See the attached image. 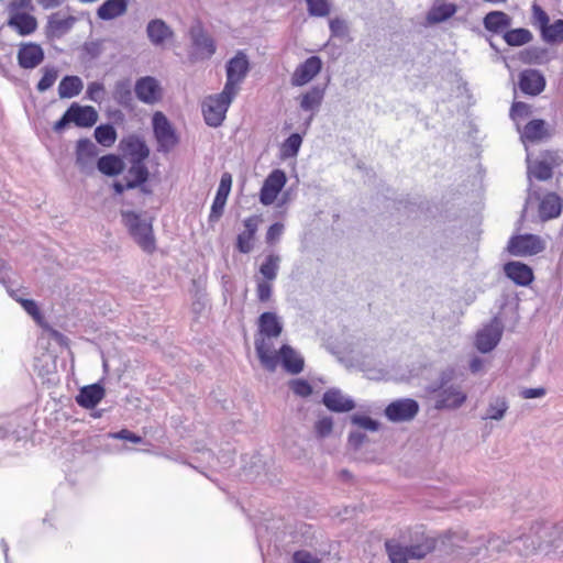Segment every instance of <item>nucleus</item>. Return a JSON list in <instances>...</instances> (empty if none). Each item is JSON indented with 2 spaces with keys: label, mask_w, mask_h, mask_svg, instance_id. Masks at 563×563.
<instances>
[{
  "label": "nucleus",
  "mask_w": 563,
  "mask_h": 563,
  "mask_svg": "<svg viewBox=\"0 0 563 563\" xmlns=\"http://www.w3.org/2000/svg\"><path fill=\"white\" fill-rule=\"evenodd\" d=\"M508 544L521 555L563 551V523H536L528 532L508 540Z\"/></svg>",
  "instance_id": "1"
},
{
  "label": "nucleus",
  "mask_w": 563,
  "mask_h": 563,
  "mask_svg": "<svg viewBox=\"0 0 563 563\" xmlns=\"http://www.w3.org/2000/svg\"><path fill=\"white\" fill-rule=\"evenodd\" d=\"M453 374V369L442 371L438 382L427 387L428 393L437 394L434 407L438 410L457 409L467 399V395L461 385L450 384Z\"/></svg>",
  "instance_id": "2"
},
{
  "label": "nucleus",
  "mask_w": 563,
  "mask_h": 563,
  "mask_svg": "<svg viewBox=\"0 0 563 563\" xmlns=\"http://www.w3.org/2000/svg\"><path fill=\"white\" fill-rule=\"evenodd\" d=\"M121 218L133 241L143 252L152 254L156 250V240L153 232L152 220L142 212L122 210Z\"/></svg>",
  "instance_id": "3"
},
{
  "label": "nucleus",
  "mask_w": 563,
  "mask_h": 563,
  "mask_svg": "<svg viewBox=\"0 0 563 563\" xmlns=\"http://www.w3.org/2000/svg\"><path fill=\"white\" fill-rule=\"evenodd\" d=\"M385 547L391 563H408L409 559H422L430 553L434 549V541L427 538L417 544L401 545L396 540H388Z\"/></svg>",
  "instance_id": "4"
},
{
  "label": "nucleus",
  "mask_w": 563,
  "mask_h": 563,
  "mask_svg": "<svg viewBox=\"0 0 563 563\" xmlns=\"http://www.w3.org/2000/svg\"><path fill=\"white\" fill-rule=\"evenodd\" d=\"M235 96L222 90L220 93L209 96L202 102V114L209 126H220L225 113Z\"/></svg>",
  "instance_id": "5"
},
{
  "label": "nucleus",
  "mask_w": 563,
  "mask_h": 563,
  "mask_svg": "<svg viewBox=\"0 0 563 563\" xmlns=\"http://www.w3.org/2000/svg\"><path fill=\"white\" fill-rule=\"evenodd\" d=\"M250 70V60L246 54L239 51L232 58L227 62L225 74L227 81L223 90L236 96L240 85L243 82Z\"/></svg>",
  "instance_id": "6"
},
{
  "label": "nucleus",
  "mask_w": 563,
  "mask_h": 563,
  "mask_svg": "<svg viewBox=\"0 0 563 563\" xmlns=\"http://www.w3.org/2000/svg\"><path fill=\"white\" fill-rule=\"evenodd\" d=\"M153 133L157 141V151L167 153L178 143L175 129L167 117L156 111L152 117Z\"/></svg>",
  "instance_id": "7"
},
{
  "label": "nucleus",
  "mask_w": 563,
  "mask_h": 563,
  "mask_svg": "<svg viewBox=\"0 0 563 563\" xmlns=\"http://www.w3.org/2000/svg\"><path fill=\"white\" fill-rule=\"evenodd\" d=\"M420 410L417 400L412 398H399L388 404L384 410V415L388 421L409 422L416 418Z\"/></svg>",
  "instance_id": "8"
},
{
  "label": "nucleus",
  "mask_w": 563,
  "mask_h": 563,
  "mask_svg": "<svg viewBox=\"0 0 563 563\" xmlns=\"http://www.w3.org/2000/svg\"><path fill=\"white\" fill-rule=\"evenodd\" d=\"M277 336H267L258 334L255 338V351L262 366L268 372H275L279 364L278 352L275 350L274 339Z\"/></svg>",
  "instance_id": "9"
},
{
  "label": "nucleus",
  "mask_w": 563,
  "mask_h": 563,
  "mask_svg": "<svg viewBox=\"0 0 563 563\" xmlns=\"http://www.w3.org/2000/svg\"><path fill=\"white\" fill-rule=\"evenodd\" d=\"M544 250V243L534 234L512 236L508 242V251L516 256L536 255Z\"/></svg>",
  "instance_id": "10"
},
{
  "label": "nucleus",
  "mask_w": 563,
  "mask_h": 563,
  "mask_svg": "<svg viewBox=\"0 0 563 563\" xmlns=\"http://www.w3.org/2000/svg\"><path fill=\"white\" fill-rule=\"evenodd\" d=\"M503 330L500 320L495 317L487 325L477 332L475 339L477 350L482 353L493 351L501 339Z\"/></svg>",
  "instance_id": "11"
},
{
  "label": "nucleus",
  "mask_w": 563,
  "mask_h": 563,
  "mask_svg": "<svg viewBox=\"0 0 563 563\" xmlns=\"http://www.w3.org/2000/svg\"><path fill=\"white\" fill-rule=\"evenodd\" d=\"M119 148L129 162H145L150 156L148 146L137 134L124 136L119 143Z\"/></svg>",
  "instance_id": "12"
},
{
  "label": "nucleus",
  "mask_w": 563,
  "mask_h": 563,
  "mask_svg": "<svg viewBox=\"0 0 563 563\" xmlns=\"http://www.w3.org/2000/svg\"><path fill=\"white\" fill-rule=\"evenodd\" d=\"M136 98L145 104H155L162 99L159 81L152 76L139 78L134 85Z\"/></svg>",
  "instance_id": "13"
},
{
  "label": "nucleus",
  "mask_w": 563,
  "mask_h": 563,
  "mask_svg": "<svg viewBox=\"0 0 563 563\" xmlns=\"http://www.w3.org/2000/svg\"><path fill=\"white\" fill-rule=\"evenodd\" d=\"M322 69V60L319 56H310L299 64L291 75L290 84L294 87H302L309 84Z\"/></svg>",
  "instance_id": "14"
},
{
  "label": "nucleus",
  "mask_w": 563,
  "mask_h": 563,
  "mask_svg": "<svg viewBox=\"0 0 563 563\" xmlns=\"http://www.w3.org/2000/svg\"><path fill=\"white\" fill-rule=\"evenodd\" d=\"M286 184V175L282 169H274L265 179L260 192V201L265 205H272L283 187Z\"/></svg>",
  "instance_id": "15"
},
{
  "label": "nucleus",
  "mask_w": 563,
  "mask_h": 563,
  "mask_svg": "<svg viewBox=\"0 0 563 563\" xmlns=\"http://www.w3.org/2000/svg\"><path fill=\"white\" fill-rule=\"evenodd\" d=\"M325 95V86L314 85L298 97L299 107L305 112H310L307 125L310 124L319 111Z\"/></svg>",
  "instance_id": "16"
},
{
  "label": "nucleus",
  "mask_w": 563,
  "mask_h": 563,
  "mask_svg": "<svg viewBox=\"0 0 563 563\" xmlns=\"http://www.w3.org/2000/svg\"><path fill=\"white\" fill-rule=\"evenodd\" d=\"M261 222L260 216H251L243 220L244 230L236 236L235 247L242 254H249L254 247V239Z\"/></svg>",
  "instance_id": "17"
},
{
  "label": "nucleus",
  "mask_w": 563,
  "mask_h": 563,
  "mask_svg": "<svg viewBox=\"0 0 563 563\" xmlns=\"http://www.w3.org/2000/svg\"><path fill=\"white\" fill-rule=\"evenodd\" d=\"M43 48L33 42L21 43L18 49V64L23 69H34L44 60Z\"/></svg>",
  "instance_id": "18"
},
{
  "label": "nucleus",
  "mask_w": 563,
  "mask_h": 563,
  "mask_svg": "<svg viewBox=\"0 0 563 563\" xmlns=\"http://www.w3.org/2000/svg\"><path fill=\"white\" fill-rule=\"evenodd\" d=\"M232 187V176L229 173H223L220 179L219 187L217 189L216 197L211 205L209 214L210 222H217L223 213L227 199L230 195Z\"/></svg>",
  "instance_id": "19"
},
{
  "label": "nucleus",
  "mask_w": 563,
  "mask_h": 563,
  "mask_svg": "<svg viewBox=\"0 0 563 563\" xmlns=\"http://www.w3.org/2000/svg\"><path fill=\"white\" fill-rule=\"evenodd\" d=\"M322 404L333 412H347L355 407L354 400L338 388L328 389L323 394Z\"/></svg>",
  "instance_id": "20"
},
{
  "label": "nucleus",
  "mask_w": 563,
  "mask_h": 563,
  "mask_svg": "<svg viewBox=\"0 0 563 563\" xmlns=\"http://www.w3.org/2000/svg\"><path fill=\"white\" fill-rule=\"evenodd\" d=\"M519 87L522 92L537 96L545 88V78L537 69L523 70L519 76Z\"/></svg>",
  "instance_id": "21"
},
{
  "label": "nucleus",
  "mask_w": 563,
  "mask_h": 563,
  "mask_svg": "<svg viewBox=\"0 0 563 563\" xmlns=\"http://www.w3.org/2000/svg\"><path fill=\"white\" fill-rule=\"evenodd\" d=\"M146 35L154 46H163L174 37V31L164 20L153 19L146 25Z\"/></svg>",
  "instance_id": "22"
},
{
  "label": "nucleus",
  "mask_w": 563,
  "mask_h": 563,
  "mask_svg": "<svg viewBox=\"0 0 563 563\" xmlns=\"http://www.w3.org/2000/svg\"><path fill=\"white\" fill-rule=\"evenodd\" d=\"M192 46L201 59L210 58L216 53V43L201 27L191 30Z\"/></svg>",
  "instance_id": "23"
},
{
  "label": "nucleus",
  "mask_w": 563,
  "mask_h": 563,
  "mask_svg": "<svg viewBox=\"0 0 563 563\" xmlns=\"http://www.w3.org/2000/svg\"><path fill=\"white\" fill-rule=\"evenodd\" d=\"M98 155L96 144L89 139H80L76 146V164L81 172L92 167V161Z\"/></svg>",
  "instance_id": "24"
},
{
  "label": "nucleus",
  "mask_w": 563,
  "mask_h": 563,
  "mask_svg": "<svg viewBox=\"0 0 563 563\" xmlns=\"http://www.w3.org/2000/svg\"><path fill=\"white\" fill-rule=\"evenodd\" d=\"M130 164L131 166L129 167L126 175L124 176V180H126V186L129 188L141 187V190L144 194H148L150 190L144 186L150 175L145 162H130Z\"/></svg>",
  "instance_id": "25"
},
{
  "label": "nucleus",
  "mask_w": 563,
  "mask_h": 563,
  "mask_svg": "<svg viewBox=\"0 0 563 563\" xmlns=\"http://www.w3.org/2000/svg\"><path fill=\"white\" fill-rule=\"evenodd\" d=\"M68 114L71 115L73 123L79 128H90L98 121V112L91 106H80L74 102L68 108Z\"/></svg>",
  "instance_id": "26"
},
{
  "label": "nucleus",
  "mask_w": 563,
  "mask_h": 563,
  "mask_svg": "<svg viewBox=\"0 0 563 563\" xmlns=\"http://www.w3.org/2000/svg\"><path fill=\"white\" fill-rule=\"evenodd\" d=\"M505 275L519 286H528L533 280L531 267L521 262H508L504 266Z\"/></svg>",
  "instance_id": "27"
},
{
  "label": "nucleus",
  "mask_w": 563,
  "mask_h": 563,
  "mask_svg": "<svg viewBox=\"0 0 563 563\" xmlns=\"http://www.w3.org/2000/svg\"><path fill=\"white\" fill-rule=\"evenodd\" d=\"M104 393L99 383L84 386L76 396V402L85 409H92L102 400Z\"/></svg>",
  "instance_id": "28"
},
{
  "label": "nucleus",
  "mask_w": 563,
  "mask_h": 563,
  "mask_svg": "<svg viewBox=\"0 0 563 563\" xmlns=\"http://www.w3.org/2000/svg\"><path fill=\"white\" fill-rule=\"evenodd\" d=\"M511 22V18L504 11H490L483 19L485 30L497 35H504Z\"/></svg>",
  "instance_id": "29"
},
{
  "label": "nucleus",
  "mask_w": 563,
  "mask_h": 563,
  "mask_svg": "<svg viewBox=\"0 0 563 563\" xmlns=\"http://www.w3.org/2000/svg\"><path fill=\"white\" fill-rule=\"evenodd\" d=\"M278 357L284 369L290 374H299L303 369V358L288 344L280 346Z\"/></svg>",
  "instance_id": "30"
},
{
  "label": "nucleus",
  "mask_w": 563,
  "mask_h": 563,
  "mask_svg": "<svg viewBox=\"0 0 563 563\" xmlns=\"http://www.w3.org/2000/svg\"><path fill=\"white\" fill-rule=\"evenodd\" d=\"M8 25L20 35L25 36L32 34L36 30L37 21L30 13L10 12Z\"/></svg>",
  "instance_id": "31"
},
{
  "label": "nucleus",
  "mask_w": 563,
  "mask_h": 563,
  "mask_svg": "<svg viewBox=\"0 0 563 563\" xmlns=\"http://www.w3.org/2000/svg\"><path fill=\"white\" fill-rule=\"evenodd\" d=\"M75 22L76 19L71 15L62 16L59 12L53 13L47 21V35L59 38L73 29Z\"/></svg>",
  "instance_id": "32"
},
{
  "label": "nucleus",
  "mask_w": 563,
  "mask_h": 563,
  "mask_svg": "<svg viewBox=\"0 0 563 563\" xmlns=\"http://www.w3.org/2000/svg\"><path fill=\"white\" fill-rule=\"evenodd\" d=\"M563 208V201L554 192L547 194L540 201L539 216L541 220L548 221L558 218Z\"/></svg>",
  "instance_id": "33"
},
{
  "label": "nucleus",
  "mask_w": 563,
  "mask_h": 563,
  "mask_svg": "<svg viewBox=\"0 0 563 563\" xmlns=\"http://www.w3.org/2000/svg\"><path fill=\"white\" fill-rule=\"evenodd\" d=\"M457 11L456 4L452 2L435 1L427 13V21L430 24L444 22L452 18Z\"/></svg>",
  "instance_id": "34"
},
{
  "label": "nucleus",
  "mask_w": 563,
  "mask_h": 563,
  "mask_svg": "<svg viewBox=\"0 0 563 563\" xmlns=\"http://www.w3.org/2000/svg\"><path fill=\"white\" fill-rule=\"evenodd\" d=\"M258 334L267 336H279L283 331L280 318L271 311L263 312L257 320Z\"/></svg>",
  "instance_id": "35"
},
{
  "label": "nucleus",
  "mask_w": 563,
  "mask_h": 563,
  "mask_svg": "<svg viewBox=\"0 0 563 563\" xmlns=\"http://www.w3.org/2000/svg\"><path fill=\"white\" fill-rule=\"evenodd\" d=\"M128 10V0H106L97 10V16L110 21L123 15Z\"/></svg>",
  "instance_id": "36"
},
{
  "label": "nucleus",
  "mask_w": 563,
  "mask_h": 563,
  "mask_svg": "<svg viewBox=\"0 0 563 563\" xmlns=\"http://www.w3.org/2000/svg\"><path fill=\"white\" fill-rule=\"evenodd\" d=\"M4 267H5V271H7L5 282L2 283L0 280V283L7 288V290L10 294V296L21 303L23 309L33 318V320L37 324L42 325V323H43V316H42V313H41V311H40V309L37 307V303L34 300H32V299H23V298L18 297L16 294L13 290L10 289V287L8 285V282L10 279V268L8 267L5 262H4Z\"/></svg>",
  "instance_id": "37"
},
{
  "label": "nucleus",
  "mask_w": 563,
  "mask_h": 563,
  "mask_svg": "<svg viewBox=\"0 0 563 563\" xmlns=\"http://www.w3.org/2000/svg\"><path fill=\"white\" fill-rule=\"evenodd\" d=\"M509 409V404L506 397L504 396H495L488 399V404L484 415L482 416L483 420H496L500 421L504 419L507 410Z\"/></svg>",
  "instance_id": "38"
},
{
  "label": "nucleus",
  "mask_w": 563,
  "mask_h": 563,
  "mask_svg": "<svg viewBox=\"0 0 563 563\" xmlns=\"http://www.w3.org/2000/svg\"><path fill=\"white\" fill-rule=\"evenodd\" d=\"M112 98L122 108H131L133 102L131 80L120 79L115 81L112 90Z\"/></svg>",
  "instance_id": "39"
},
{
  "label": "nucleus",
  "mask_w": 563,
  "mask_h": 563,
  "mask_svg": "<svg viewBox=\"0 0 563 563\" xmlns=\"http://www.w3.org/2000/svg\"><path fill=\"white\" fill-rule=\"evenodd\" d=\"M545 125V122L541 119H534L529 121L521 132V140L523 142H538L548 137L549 132Z\"/></svg>",
  "instance_id": "40"
},
{
  "label": "nucleus",
  "mask_w": 563,
  "mask_h": 563,
  "mask_svg": "<svg viewBox=\"0 0 563 563\" xmlns=\"http://www.w3.org/2000/svg\"><path fill=\"white\" fill-rule=\"evenodd\" d=\"M97 168L106 176H117L123 172L124 163L119 156L107 154L97 161Z\"/></svg>",
  "instance_id": "41"
},
{
  "label": "nucleus",
  "mask_w": 563,
  "mask_h": 563,
  "mask_svg": "<svg viewBox=\"0 0 563 563\" xmlns=\"http://www.w3.org/2000/svg\"><path fill=\"white\" fill-rule=\"evenodd\" d=\"M84 88V82L78 76L67 75L58 85V96L62 99H70L78 96Z\"/></svg>",
  "instance_id": "42"
},
{
  "label": "nucleus",
  "mask_w": 563,
  "mask_h": 563,
  "mask_svg": "<svg viewBox=\"0 0 563 563\" xmlns=\"http://www.w3.org/2000/svg\"><path fill=\"white\" fill-rule=\"evenodd\" d=\"M554 57L547 47L531 46L525 51L522 59L528 64L544 65Z\"/></svg>",
  "instance_id": "43"
},
{
  "label": "nucleus",
  "mask_w": 563,
  "mask_h": 563,
  "mask_svg": "<svg viewBox=\"0 0 563 563\" xmlns=\"http://www.w3.org/2000/svg\"><path fill=\"white\" fill-rule=\"evenodd\" d=\"M503 38L509 46H522L530 43L533 35L528 29L518 27L504 32Z\"/></svg>",
  "instance_id": "44"
},
{
  "label": "nucleus",
  "mask_w": 563,
  "mask_h": 563,
  "mask_svg": "<svg viewBox=\"0 0 563 563\" xmlns=\"http://www.w3.org/2000/svg\"><path fill=\"white\" fill-rule=\"evenodd\" d=\"M541 38L548 44H560L563 42V20L558 19L553 23H549L542 27L540 32Z\"/></svg>",
  "instance_id": "45"
},
{
  "label": "nucleus",
  "mask_w": 563,
  "mask_h": 563,
  "mask_svg": "<svg viewBox=\"0 0 563 563\" xmlns=\"http://www.w3.org/2000/svg\"><path fill=\"white\" fill-rule=\"evenodd\" d=\"M280 256L277 254H269L265 257L260 266V273L265 280L273 282L276 279L279 269Z\"/></svg>",
  "instance_id": "46"
},
{
  "label": "nucleus",
  "mask_w": 563,
  "mask_h": 563,
  "mask_svg": "<svg viewBox=\"0 0 563 563\" xmlns=\"http://www.w3.org/2000/svg\"><path fill=\"white\" fill-rule=\"evenodd\" d=\"M528 162V176L534 177L538 180H548L552 177L553 170L547 165L545 162L537 159L531 162L529 155L527 156Z\"/></svg>",
  "instance_id": "47"
},
{
  "label": "nucleus",
  "mask_w": 563,
  "mask_h": 563,
  "mask_svg": "<svg viewBox=\"0 0 563 563\" xmlns=\"http://www.w3.org/2000/svg\"><path fill=\"white\" fill-rule=\"evenodd\" d=\"M95 139L100 145L110 147L117 140V131L112 124H100L95 129Z\"/></svg>",
  "instance_id": "48"
},
{
  "label": "nucleus",
  "mask_w": 563,
  "mask_h": 563,
  "mask_svg": "<svg viewBox=\"0 0 563 563\" xmlns=\"http://www.w3.org/2000/svg\"><path fill=\"white\" fill-rule=\"evenodd\" d=\"M302 137L298 133L290 134L282 144V155L283 157H295L301 146Z\"/></svg>",
  "instance_id": "49"
},
{
  "label": "nucleus",
  "mask_w": 563,
  "mask_h": 563,
  "mask_svg": "<svg viewBox=\"0 0 563 563\" xmlns=\"http://www.w3.org/2000/svg\"><path fill=\"white\" fill-rule=\"evenodd\" d=\"M309 15L323 18L331 12V0H306Z\"/></svg>",
  "instance_id": "50"
},
{
  "label": "nucleus",
  "mask_w": 563,
  "mask_h": 563,
  "mask_svg": "<svg viewBox=\"0 0 563 563\" xmlns=\"http://www.w3.org/2000/svg\"><path fill=\"white\" fill-rule=\"evenodd\" d=\"M57 77H58V70L55 67H48V66L44 67L43 76L36 86L37 90L40 92L46 91L54 85Z\"/></svg>",
  "instance_id": "51"
},
{
  "label": "nucleus",
  "mask_w": 563,
  "mask_h": 563,
  "mask_svg": "<svg viewBox=\"0 0 563 563\" xmlns=\"http://www.w3.org/2000/svg\"><path fill=\"white\" fill-rule=\"evenodd\" d=\"M106 89L104 85L99 81H92L88 85L86 90V98L96 102L101 103L104 99Z\"/></svg>",
  "instance_id": "52"
},
{
  "label": "nucleus",
  "mask_w": 563,
  "mask_h": 563,
  "mask_svg": "<svg viewBox=\"0 0 563 563\" xmlns=\"http://www.w3.org/2000/svg\"><path fill=\"white\" fill-rule=\"evenodd\" d=\"M532 24L539 27L541 32L542 27L550 23L548 13L537 3L532 4Z\"/></svg>",
  "instance_id": "53"
},
{
  "label": "nucleus",
  "mask_w": 563,
  "mask_h": 563,
  "mask_svg": "<svg viewBox=\"0 0 563 563\" xmlns=\"http://www.w3.org/2000/svg\"><path fill=\"white\" fill-rule=\"evenodd\" d=\"M351 421L353 424H356L365 430L377 431L379 429V422L368 416L353 415L351 417Z\"/></svg>",
  "instance_id": "54"
},
{
  "label": "nucleus",
  "mask_w": 563,
  "mask_h": 563,
  "mask_svg": "<svg viewBox=\"0 0 563 563\" xmlns=\"http://www.w3.org/2000/svg\"><path fill=\"white\" fill-rule=\"evenodd\" d=\"M329 27L333 37L344 38L349 33L346 22L339 18L330 20Z\"/></svg>",
  "instance_id": "55"
},
{
  "label": "nucleus",
  "mask_w": 563,
  "mask_h": 563,
  "mask_svg": "<svg viewBox=\"0 0 563 563\" xmlns=\"http://www.w3.org/2000/svg\"><path fill=\"white\" fill-rule=\"evenodd\" d=\"M290 389L300 397H308L312 394V387L306 379H292L290 382Z\"/></svg>",
  "instance_id": "56"
},
{
  "label": "nucleus",
  "mask_w": 563,
  "mask_h": 563,
  "mask_svg": "<svg viewBox=\"0 0 563 563\" xmlns=\"http://www.w3.org/2000/svg\"><path fill=\"white\" fill-rule=\"evenodd\" d=\"M332 428H333V420L329 416L321 417L320 419H318V421L314 424V431L319 438L328 437L331 433Z\"/></svg>",
  "instance_id": "57"
},
{
  "label": "nucleus",
  "mask_w": 563,
  "mask_h": 563,
  "mask_svg": "<svg viewBox=\"0 0 563 563\" xmlns=\"http://www.w3.org/2000/svg\"><path fill=\"white\" fill-rule=\"evenodd\" d=\"M108 438L110 439H115V440H123V441H129V442H132V443H142L143 442V438L135 434L134 432L128 430V429H122L120 431H117V432H109L107 434Z\"/></svg>",
  "instance_id": "58"
},
{
  "label": "nucleus",
  "mask_w": 563,
  "mask_h": 563,
  "mask_svg": "<svg viewBox=\"0 0 563 563\" xmlns=\"http://www.w3.org/2000/svg\"><path fill=\"white\" fill-rule=\"evenodd\" d=\"M273 291L272 282L268 280H260L256 285V295L257 299L261 302H266L271 299Z\"/></svg>",
  "instance_id": "59"
},
{
  "label": "nucleus",
  "mask_w": 563,
  "mask_h": 563,
  "mask_svg": "<svg viewBox=\"0 0 563 563\" xmlns=\"http://www.w3.org/2000/svg\"><path fill=\"white\" fill-rule=\"evenodd\" d=\"M284 230H285V227L280 222H276V223L272 224L266 232V243L272 244V245L277 243L280 240V238L284 233Z\"/></svg>",
  "instance_id": "60"
},
{
  "label": "nucleus",
  "mask_w": 563,
  "mask_h": 563,
  "mask_svg": "<svg viewBox=\"0 0 563 563\" xmlns=\"http://www.w3.org/2000/svg\"><path fill=\"white\" fill-rule=\"evenodd\" d=\"M529 113H530V108L525 102L518 101L511 106L510 117L514 121H517L520 118H526L529 115Z\"/></svg>",
  "instance_id": "61"
},
{
  "label": "nucleus",
  "mask_w": 563,
  "mask_h": 563,
  "mask_svg": "<svg viewBox=\"0 0 563 563\" xmlns=\"http://www.w3.org/2000/svg\"><path fill=\"white\" fill-rule=\"evenodd\" d=\"M294 563H321V561L312 555L310 552L300 550L294 553L292 555Z\"/></svg>",
  "instance_id": "62"
},
{
  "label": "nucleus",
  "mask_w": 563,
  "mask_h": 563,
  "mask_svg": "<svg viewBox=\"0 0 563 563\" xmlns=\"http://www.w3.org/2000/svg\"><path fill=\"white\" fill-rule=\"evenodd\" d=\"M539 159H541L542 162H545L547 165H549V167L552 170L554 167L559 166L563 162L560 154L558 152H553V151L544 152Z\"/></svg>",
  "instance_id": "63"
},
{
  "label": "nucleus",
  "mask_w": 563,
  "mask_h": 563,
  "mask_svg": "<svg viewBox=\"0 0 563 563\" xmlns=\"http://www.w3.org/2000/svg\"><path fill=\"white\" fill-rule=\"evenodd\" d=\"M547 394L545 388L538 387V388H525L520 391V396L523 399H533V398H541Z\"/></svg>",
  "instance_id": "64"
}]
</instances>
